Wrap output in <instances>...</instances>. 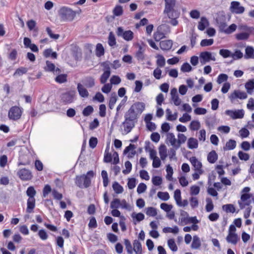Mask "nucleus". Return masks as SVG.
Instances as JSON below:
<instances>
[{"instance_id": "obj_1", "label": "nucleus", "mask_w": 254, "mask_h": 254, "mask_svg": "<svg viewBox=\"0 0 254 254\" xmlns=\"http://www.w3.org/2000/svg\"><path fill=\"white\" fill-rule=\"evenodd\" d=\"M145 108V104L143 102H136L133 103L126 112L124 118L137 122V119Z\"/></svg>"}, {"instance_id": "obj_2", "label": "nucleus", "mask_w": 254, "mask_h": 254, "mask_svg": "<svg viewBox=\"0 0 254 254\" xmlns=\"http://www.w3.org/2000/svg\"><path fill=\"white\" fill-rule=\"evenodd\" d=\"M61 19L64 21H71L76 16V11L66 6L61 7L59 10Z\"/></svg>"}, {"instance_id": "obj_3", "label": "nucleus", "mask_w": 254, "mask_h": 254, "mask_svg": "<svg viewBox=\"0 0 254 254\" xmlns=\"http://www.w3.org/2000/svg\"><path fill=\"white\" fill-rule=\"evenodd\" d=\"M31 151L27 147L23 146L19 152V162L18 165H27L30 163Z\"/></svg>"}, {"instance_id": "obj_4", "label": "nucleus", "mask_w": 254, "mask_h": 254, "mask_svg": "<svg viewBox=\"0 0 254 254\" xmlns=\"http://www.w3.org/2000/svg\"><path fill=\"white\" fill-rule=\"evenodd\" d=\"M23 112L22 108L17 106H12L8 111V117L10 120L17 121L21 118Z\"/></svg>"}, {"instance_id": "obj_5", "label": "nucleus", "mask_w": 254, "mask_h": 254, "mask_svg": "<svg viewBox=\"0 0 254 254\" xmlns=\"http://www.w3.org/2000/svg\"><path fill=\"white\" fill-rule=\"evenodd\" d=\"M236 228L235 225L232 224L229 226L228 234L226 240L228 243L236 245L240 240L238 235L236 233Z\"/></svg>"}, {"instance_id": "obj_6", "label": "nucleus", "mask_w": 254, "mask_h": 254, "mask_svg": "<svg viewBox=\"0 0 254 254\" xmlns=\"http://www.w3.org/2000/svg\"><path fill=\"white\" fill-rule=\"evenodd\" d=\"M116 34L119 37H122L127 41H131L134 37V33L131 30H125L123 27H118Z\"/></svg>"}, {"instance_id": "obj_7", "label": "nucleus", "mask_w": 254, "mask_h": 254, "mask_svg": "<svg viewBox=\"0 0 254 254\" xmlns=\"http://www.w3.org/2000/svg\"><path fill=\"white\" fill-rule=\"evenodd\" d=\"M75 99V91L70 90L63 93L61 95V101L64 104L66 105L74 102Z\"/></svg>"}, {"instance_id": "obj_8", "label": "nucleus", "mask_w": 254, "mask_h": 254, "mask_svg": "<svg viewBox=\"0 0 254 254\" xmlns=\"http://www.w3.org/2000/svg\"><path fill=\"white\" fill-rule=\"evenodd\" d=\"M245 8L241 5L240 2L237 1H233L231 2L230 10L233 13L241 14L244 13Z\"/></svg>"}, {"instance_id": "obj_9", "label": "nucleus", "mask_w": 254, "mask_h": 254, "mask_svg": "<svg viewBox=\"0 0 254 254\" xmlns=\"http://www.w3.org/2000/svg\"><path fill=\"white\" fill-rule=\"evenodd\" d=\"M225 114L233 120L242 119L244 116V111L243 109L235 110H227L225 111Z\"/></svg>"}, {"instance_id": "obj_10", "label": "nucleus", "mask_w": 254, "mask_h": 254, "mask_svg": "<svg viewBox=\"0 0 254 254\" xmlns=\"http://www.w3.org/2000/svg\"><path fill=\"white\" fill-rule=\"evenodd\" d=\"M136 122L131 120L125 118L123 122L122 127L123 128V134H127L130 132L132 129L134 127Z\"/></svg>"}, {"instance_id": "obj_11", "label": "nucleus", "mask_w": 254, "mask_h": 254, "mask_svg": "<svg viewBox=\"0 0 254 254\" xmlns=\"http://www.w3.org/2000/svg\"><path fill=\"white\" fill-rule=\"evenodd\" d=\"M248 95L246 92L237 90H235L230 94L229 98L231 102H233L236 99L243 100L246 99Z\"/></svg>"}, {"instance_id": "obj_12", "label": "nucleus", "mask_w": 254, "mask_h": 254, "mask_svg": "<svg viewBox=\"0 0 254 254\" xmlns=\"http://www.w3.org/2000/svg\"><path fill=\"white\" fill-rule=\"evenodd\" d=\"M17 175L22 180L27 181L31 179L32 175L31 172L26 169H22L19 170Z\"/></svg>"}, {"instance_id": "obj_13", "label": "nucleus", "mask_w": 254, "mask_h": 254, "mask_svg": "<svg viewBox=\"0 0 254 254\" xmlns=\"http://www.w3.org/2000/svg\"><path fill=\"white\" fill-rule=\"evenodd\" d=\"M216 22L219 26L220 30L225 33L227 25L225 22V16L224 15L218 16L216 19Z\"/></svg>"}, {"instance_id": "obj_14", "label": "nucleus", "mask_w": 254, "mask_h": 254, "mask_svg": "<svg viewBox=\"0 0 254 254\" xmlns=\"http://www.w3.org/2000/svg\"><path fill=\"white\" fill-rule=\"evenodd\" d=\"M190 161L191 165L193 166L195 171L198 172L199 173H203V171L202 169V163L199 161L195 157L193 156L190 157Z\"/></svg>"}, {"instance_id": "obj_15", "label": "nucleus", "mask_w": 254, "mask_h": 254, "mask_svg": "<svg viewBox=\"0 0 254 254\" xmlns=\"http://www.w3.org/2000/svg\"><path fill=\"white\" fill-rule=\"evenodd\" d=\"M200 58L202 60L201 63L205 64L206 63L209 62L210 60L215 61V58L212 56V54L209 52H203L200 54Z\"/></svg>"}, {"instance_id": "obj_16", "label": "nucleus", "mask_w": 254, "mask_h": 254, "mask_svg": "<svg viewBox=\"0 0 254 254\" xmlns=\"http://www.w3.org/2000/svg\"><path fill=\"white\" fill-rule=\"evenodd\" d=\"M171 100L176 106H179L181 103V99L179 98L177 90L176 88H173L170 92Z\"/></svg>"}, {"instance_id": "obj_17", "label": "nucleus", "mask_w": 254, "mask_h": 254, "mask_svg": "<svg viewBox=\"0 0 254 254\" xmlns=\"http://www.w3.org/2000/svg\"><path fill=\"white\" fill-rule=\"evenodd\" d=\"M94 173L92 171H88L86 175H83L84 180V188H87L90 186L91 179L94 177Z\"/></svg>"}, {"instance_id": "obj_18", "label": "nucleus", "mask_w": 254, "mask_h": 254, "mask_svg": "<svg viewBox=\"0 0 254 254\" xmlns=\"http://www.w3.org/2000/svg\"><path fill=\"white\" fill-rule=\"evenodd\" d=\"M82 82L84 86L88 88H92L95 85V79L90 76L84 77Z\"/></svg>"}, {"instance_id": "obj_19", "label": "nucleus", "mask_w": 254, "mask_h": 254, "mask_svg": "<svg viewBox=\"0 0 254 254\" xmlns=\"http://www.w3.org/2000/svg\"><path fill=\"white\" fill-rule=\"evenodd\" d=\"M136 148L134 144H130L128 146L126 147L124 151V154H127V157L129 158H132L136 154Z\"/></svg>"}, {"instance_id": "obj_20", "label": "nucleus", "mask_w": 254, "mask_h": 254, "mask_svg": "<svg viewBox=\"0 0 254 254\" xmlns=\"http://www.w3.org/2000/svg\"><path fill=\"white\" fill-rule=\"evenodd\" d=\"M46 66L45 67V69L47 71H52L55 74H58L60 73L61 70L59 68H55V65L54 64L50 61H46Z\"/></svg>"}, {"instance_id": "obj_21", "label": "nucleus", "mask_w": 254, "mask_h": 254, "mask_svg": "<svg viewBox=\"0 0 254 254\" xmlns=\"http://www.w3.org/2000/svg\"><path fill=\"white\" fill-rule=\"evenodd\" d=\"M77 89L79 95L84 98H86L89 96V92L84 85L81 83H78Z\"/></svg>"}, {"instance_id": "obj_22", "label": "nucleus", "mask_w": 254, "mask_h": 254, "mask_svg": "<svg viewBox=\"0 0 254 254\" xmlns=\"http://www.w3.org/2000/svg\"><path fill=\"white\" fill-rule=\"evenodd\" d=\"M173 46V41L170 40H164L160 42V47L163 51H168Z\"/></svg>"}, {"instance_id": "obj_23", "label": "nucleus", "mask_w": 254, "mask_h": 254, "mask_svg": "<svg viewBox=\"0 0 254 254\" xmlns=\"http://www.w3.org/2000/svg\"><path fill=\"white\" fill-rule=\"evenodd\" d=\"M166 137V143H170L172 146L176 149L177 139L174 133L171 132L168 133Z\"/></svg>"}, {"instance_id": "obj_24", "label": "nucleus", "mask_w": 254, "mask_h": 254, "mask_svg": "<svg viewBox=\"0 0 254 254\" xmlns=\"http://www.w3.org/2000/svg\"><path fill=\"white\" fill-rule=\"evenodd\" d=\"M35 198H29L27 199L26 212L31 213L33 212L35 207Z\"/></svg>"}, {"instance_id": "obj_25", "label": "nucleus", "mask_w": 254, "mask_h": 254, "mask_svg": "<svg viewBox=\"0 0 254 254\" xmlns=\"http://www.w3.org/2000/svg\"><path fill=\"white\" fill-rule=\"evenodd\" d=\"M244 58L246 59L254 58V48L252 46H247L245 49Z\"/></svg>"}, {"instance_id": "obj_26", "label": "nucleus", "mask_w": 254, "mask_h": 254, "mask_svg": "<svg viewBox=\"0 0 254 254\" xmlns=\"http://www.w3.org/2000/svg\"><path fill=\"white\" fill-rule=\"evenodd\" d=\"M208 25L209 22L207 18L205 17H202L200 19V21L198 22L197 27L199 30L203 31Z\"/></svg>"}, {"instance_id": "obj_27", "label": "nucleus", "mask_w": 254, "mask_h": 254, "mask_svg": "<svg viewBox=\"0 0 254 254\" xmlns=\"http://www.w3.org/2000/svg\"><path fill=\"white\" fill-rule=\"evenodd\" d=\"M165 6L164 11H170L174 9L176 4V0H165Z\"/></svg>"}, {"instance_id": "obj_28", "label": "nucleus", "mask_w": 254, "mask_h": 254, "mask_svg": "<svg viewBox=\"0 0 254 254\" xmlns=\"http://www.w3.org/2000/svg\"><path fill=\"white\" fill-rule=\"evenodd\" d=\"M108 43L112 48H114L117 45L116 39L113 32H110L109 34Z\"/></svg>"}, {"instance_id": "obj_29", "label": "nucleus", "mask_w": 254, "mask_h": 254, "mask_svg": "<svg viewBox=\"0 0 254 254\" xmlns=\"http://www.w3.org/2000/svg\"><path fill=\"white\" fill-rule=\"evenodd\" d=\"M238 30L244 31L243 32H248L254 34V27H249L245 24L239 25L238 27Z\"/></svg>"}, {"instance_id": "obj_30", "label": "nucleus", "mask_w": 254, "mask_h": 254, "mask_svg": "<svg viewBox=\"0 0 254 254\" xmlns=\"http://www.w3.org/2000/svg\"><path fill=\"white\" fill-rule=\"evenodd\" d=\"M201 246V242L199 238L195 235L193 237L192 242L191 245V248L193 249H198Z\"/></svg>"}, {"instance_id": "obj_31", "label": "nucleus", "mask_w": 254, "mask_h": 254, "mask_svg": "<svg viewBox=\"0 0 254 254\" xmlns=\"http://www.w3.org/2000/svg\"><path fill=\"white\" fill-rule=\"evenodd\" d=\"M217 159L218 155L214 150H212L207 155V160L210 163H214Z\"/></svg>"}, {"instance_id": "obj_32", "label": "nucleus", "mask_w": 254, "mask_h": 254, "mask_svg": "<svg viewBox=\"0 0 254 254\" xmlns=\"http://www.w3.org/2000/svg\"><path fill=\"white\" fill-rule=\"evenodd\" d=\"M187 144L188 148L190 149H192L197 148L198 147L197 140L194 138L190 137L189 138Z\"/></svg>"}, {"instance_id": "obj_33", "label": "nucleus", "mask_w": 254, "mask_h": 254, "mask_svg": "<svg viewBox=\"0 0 254 254\" xmlns=\"http://www.w3.org/2000/svg\"><path fill=\"white\" fill-rule=\"evenodd\" d=\"M159 153L161 160H164L166 158L167 156V148L164 144H162L159 147Z\"/></svg>"}, {"instance_id": "obj_34", "label": "nucleus", "mask_w": 254, "mask_h": 254, "mask_svg": "<svg viewBox=\"0 0 254 254\" xmlns=\"http://www.w3.org/2000/svg\"><path fill=\"white\" fill-rule=\"evenodd\" d=\"M253 34L248 32H241L235 35V38L238 40H246L249 39L250 35Z\"/></svg>"}, {"instance_id": "obj_35", "label": "nucleus", "mask_w": 254, "mask_h": 254, "mask_svg": "<svg viewBox=\"0 0 254 254\" xmlns=\"http://www.w3.org/2000/svg\"><path fill=\"white\" fill-rule=\"evenodd\" d=\"M133 251L136 254H141L142 247L141 243L137 240L134 241L133 243Z\"/></svg>"}, {"instance_id": "obj_36", "label": "nucleus", "mask_w": 254, "mask_h": 254, "mask_svg": "<svg viewBox=\"0 0 254 254\" xmlns=\"http://www.w3.org/2000/svg\"><path fill=\"white\" fill-rule=\"evenodd\" d=\"M236 146V142L233 139H230L226 143L225 146L224 147V150H230L235 148Z\"/></svg>"}, {"instance_id": "obj_37", "label": "nucleus", "mask_w": 254, "mask_h": 254, "mask_svg": "<svg viewBox=\"0 0 254 254\" xmlns=\"http://www.w3.org/2000/svg\"><path fill=\"white\" fill-rule=\"evenodd\" d=\"M178 140H177L176 149H178L180 147L181 144L184 143L187 140V137L182 133H179L178 135Z\"/></svg>"}, {"instance_id": "obj_38", "label": "nucleus", "mask_w": 254, "mask_h": 254, "mask_svg": "<svg viewBox=\"0 0 254 254\" xmlns=\"http://www.w3.org/2000/svg\"><path fill=\"white\" fill-rule=\"evenodd\" d=\"M157 61L156 64L158 67H163L165 65V59L161 55H157L156 56Z\"/></svg>"}, {"instance_id": "obj_39", "label": "nucleus", "mask_w": 254, "mask_h": 254, "mask_svg": "<svg viewBox=\"0 0 254 254\" xmlns=\"http://www.w3.org/2000/svg\"><path fill=\"white\" fill-rule=\"evenodd\" d=\"M245 88L248 93L252 94L254 89V81L253 80H249L245 84Z\"/></svg>"}, {"instance_id": "obj_40", "label": "nucleus", "mask_w": 254, "mask_h": 254, "mask_svg": "<svg viewBox=\"0 0 254 254\" xmlns=\"http://www.w3.org/2000/svg\"><path fill=\"white\" fill-rule=\"evenodd\" d=\"M104 53L105 50L103 45L100 43L97 44L96 48V56L98 57H100L104 55Z\"/></svg>"}, {"instance_id": "obj_41", "label": "nucleus", "mask_w": 254, "mask_h": 254, "mask_svg": "<svg viewBox=\"0 0 254 254\" xmlns=\"http://www.w3.org/2000/svg\"><path fill=\"white\" fill-rule=\"evenodd\" d=\"M179 231V229L177 226H175L173 228L169 227H165L163 229V232L165 233H171L177 234Z\"/></svg>"}, {"instance_id": "obj_42", "label": "nucleus", "mask_w": 254, "mask_h": 254, "mask_svg": "<svg viewBox=\"0 0 254 254\" xmlns=\"http://www.w3.org/2000/svg\"><path fill=\"white\" fill-rule=\"evenodd\" d=\"M164 12L167 14L170 19L178 18L180 15V13L174 9H171L170 11H164Z\"/></svg>"}, {"instance_id": "obj_43", "label": "nucleus", "mask_w": 254, "mask_h": 254, "mask_svg": "<svg viewBox=\"0 0 254 254\" xmlns=\"http://www.w3.org/2000/svg\"><path fill=\"white\" fill-rule=\"evenodd\" d=\"M55 81L58 83H63L67 81V75L66 74H58L55 78Z\"/></svg>"}, {"instance_id": "obj_44", "label": "nucleus", "mask_w": 254, "mask_h": 254, "mask_svg": "<svg viewBox=\"0 0 254 254\" xmlns=\"http://www.w3.org/2000/svg\"><path fill=\"white\" fill-rule=\"evenodd\" d=\"M135 57L138 61H143L144 59V50L141 46H139L138 50L136 53Z\"/></svg>"}, {"instance_id": "obj_45", "label": "nucleus", "mask_w": 254, "mask_h": 254, "mask_svg": "<svg viewBox=\"0 0 254 254\" xmlns=\"http://www.w3.org/2000/svg\"><path fill=\"white\" fill-rule=\"evenodd\" d=\"M251 196L252 195L250 193H243L241 195V200L243 202H246L245 205L249 206L251 201V200H248V199H249Z\"/></svg>"}, {"instance_id": "obj_46", "label": "nucleus", "mask_w": 254, "mask_h": 254, "mask_svg": "<svg viewBox=\"0 0 254 254\" xmlns=\"http://www.w3.org/2000/svg\"><path fill=\"white\" fill-rule=\"evenodd\" d=\"M166 112L167 114V119L168 120L173 121L177 119V114L176 113L174 114H172V112L170 109H167Z\"/></svg>"}, {"instance_id": "obj_47", "label": "nucleus", "mask_w": 254, "mask_h": 254, "mask_svg": "<svg viewBox=\"0 0 254 254\" xmlns=\"http://www.w3.org/2000/svg\"><path fill=\"white\" fill-rule=\"evenodd\" d=\"M36 193V191L33 187L31 186L27 188L26 194L29 197V198H35L34 196Z\"/></svg>"}, {"instance_id": "obj_48", "label": "nucleus", "mask_w": 254, "mask_h": 254, "mask_svg": "<svg viewBox=\"0 0 254 254\" xmlns=\"http://www.w3.org/2000/svg\"><path fill=\"white\" fill-rule=\"evenodd\" d=\"M222 208L227 213H234L235 211V208L234 205L231 204L223 205Z\"/></svg>"}, {"instance_id": "obj_49", "label": "nucleus", "mask_w": 254, "mask_h": 254, "mask_svg": "<svg viewBox=\"0 0 254 254\" xmlns=\"http://www.w3.org/2000/svg\"><path fill=\"white\" fill-rule=\"evenodd\" d=\"M206 205L205 206L206 211L208 212H211L214 208V205L211 198H207L206 199Z\"/></svg>"}, {"instance_id": "obj_50", "label": "nucleus", "mask_w": 254, "mask_h": 254, "mask_svg": "<svg viewBox=\"0 0 254 254\" xmlns=\"http://www.w3.org/2000/svg\"><path fill=\"white\" fill-rule=\"evenodd\" d=\"M167 243L168 247L173 252L177 251L178 247L176 245L175 240L173 239H170L168 240Z\"/></svg>"}, {"instance_id": "obj_51", "label": "nucleus", "mask_w": 254, "mask_h": 254, "mask_svg": "<svg viewBox=\"0 0 254 254\" xmlns=\"http://www.w3.org/2000/svg\"><path fill=\"white\" fill-rule=\"evenodd\" d=\"M112 187L114 190L117 193H121L124 190L123 187L121 186L118 182H114Z\"/></svg>"}, {"instance_id": "obj_52", "label": "nucleus", "mask_w": 254, "mask_h": 254, "mask_svg": "<svg viewBox=\"0 0 254 254\" xmlns=\"http://www.w3.org/2000/svg\"><path fill=\"white\" fill-rule=\"evenodd\" d=\"M157 210L153 207H149L146 208V214L149 216L154 217L157 215Z\"/></svg>"}, {"instance_id": "obj_53", "label": "nucleus", "mask_w": 254, "mask_h": 254, "mask_svg": "<svg viewBox=\"0 0 254 254\" xmlns=\"http://www.w3.org/2000/svg\"><path fill=\"white\" fill-rule=\"evenodd\" d=\"M158 197L163 201H167L170 198V195L168 192L159 191L157 193Z\"/></svg>"}, {"instance_id": "obj_54", "label": "nucleus", "mask_w": 254, "mask_h": 254, "mask_svg": "<svg viewBox=\"0 0 254 254\" xmlns=\"http://www.w3.org/2000/svg\"><path fill=\"white\" fill-rule=\"evenodd\" d=\"M200 127V124L198 121H192L190 125V129L192 130H197Z\"/></svg>"}, {"instance_id": "obj_55", "label": "nucleus", "mask_w": 254, "mask_h": 254, "mask_svg": "<svg viewBox=\"0 0 254 254\" xmlns=\"http://www.w3.org/2000/svg\"><path fill=\"white\" fill-rule=\"evenodd\" d=\"M121 200L119 198H114L111 202L110 207L112 209L120 208Z\"/></svg>"}, {"instance_id": "obj_56", "label": "nucleus", "mask_w": 254, "mask_h": 254, "mask_svg": "<svg viewBox=\"0 0 254 254\" xmlns=\"http://www.w3.org/2000/svg\"><path fill=\"white\" fill-rule=\"evenodd\" d=\"M124 243L127 252L129 254H132L133 251V248L132 249V247L130 241L128 239H125Z\"/></svg>"}, {"instance_id": "obj_57", "label": "nucleus", "mask_w": 254, "mask_h": 254, "mask_svg": "<svg viewBox=\"0 0 254 254\" xmlns=\"http://www.w3.org/2000/svg\"><path fill=\"white\" fill-rule=\"evenodd\" d=\"M167 175L166 178L169 181H172V175L173 174V170L172 167L170 165H168L166 167Z\"/></svg>"}, {"instance_id": "obj_58", "label": "nucleus", "mask_w": 254, "mask_h": 254, "mask_svg": "<svg viewBox=\"0 0 254 254\" xmlns=\"http://www.w3.org/2000/svg\"><path fill=\"white\" fill-rule=\"evenodd\" d=\"M200 191V188L196 185L192 186L190 188V194L192 196L197 195Z\"/></svg>"}, {"instance_id": "obj_59", "label": "nucleus", "mask_w": 254, "mask_h": 254, "mask_svg": "<svg viewBox=\"0 0 254 254\" xmlns=\"http://www.w3.org/2000/svg\"><path fill=\"white\" fill-rule=\"evenodd\" d=\"M219 54L224 58H227L230 57H232L231 52L227 49H221L219 51Z\"/></svg>"}, {"instance_id": "obj_60", "label": "nucleus", "mask_w": 254, "mask_h": 254, "mask_svg": "<svg viewBox=\"0 0 254 254\" xmlns=\"http://www.w3.org/2000/svg\"><path fill=\"white\" fill-rule=\"evenodd\" d=\"M27 69L26 67H21L17 68L14 72V76H21L27 72Z\"/></svg>"}, {"instance_id": "obj_61", "label": "nucleus", "mask_w": 254, "mask_h": 254, "mask_svg": "<svg viewBox=\"0 0 254 254\" xmlns=\"http://www.w3.org/2000/svg\"><path fill=\"white\" fill-rule=\"evenodd\" d=\"M123 12V7L121 5H117L113 10V14L116 16H121Z\"/></svg>"}, {"instance_id": "obj_62", "label": "nucleus", "mask_w": 254, "mask_h": 254, "mask_svg": "<svg viewBox=\"0 0 254 254\" xmlns=\"http://www.w3.org/2000/svg\"><path fill=\"white\" fill-rule=\"evenodd\" d=\"M228 79V76L224 73L220 74L217 79V82L218 84H221L222 83L226 81Z\"/></svg>"}, {"instance_id": "obj_63", "label": "nucleus", "mask_w": 254, "mask_h": 254, "mask_svg": "<svg viewBox=\"0 0 254 254\" xmlns=\"http://www.w3.org/2000/svg\"><path fill=\"white\" fill-rule=\"evenodd\" d=\"M111 74L110 72H107L104 71L103 73L101 75L100 80L101 84H105Z\"/></svg>"}, {"instance_id": "obj_64", "label": "nucleus", "mask_w": 254, "mask_h": 254, "mask_svg": "<svg viewBox=\"0 0 254 254\" xmlns=\"http://www.w3.org/2000/svg\"><path fill=\"white\" fill-rule=\"evenodd\" d=\"M93 112V108L91 106H88L83 109L82 114L84 116L87 117L89 116Z\"/></svg>"}]
</instances>
